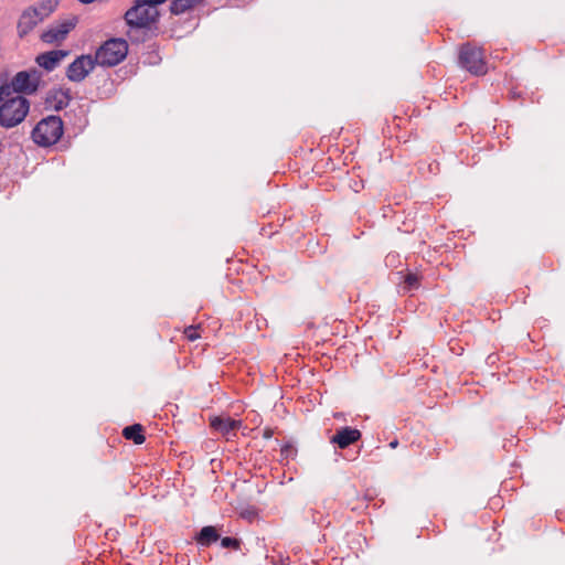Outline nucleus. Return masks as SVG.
<instances>
[{"mask_svg": "<svg viewBox=\"0 0 565 565\" xmlns=\"http://www.w3.org/2000/svg\"><path fill=\"white\" fill-rule=\"evenodd\" d=\"M31 103L22 95L8 93L0 87V127L11 129L22 124L30 113Z\"/></svg>", "mask_w": 565, "mask_h": 565, "instance_id": "1", "label": "nucleus"}, {"mask_svg": "<svg viewBox=\"0 0 565 565\" xmlns=\"http://www.w3.org/2000/svg\"><path fill=\"white\" fill-rule=\"evenodd\" d=\"M167 0H136L125 14V20L130 26L129 36L132 39L131 32L139 29H150L159 18L158 6Z\"/></svg>", "mask_w": 565, "mask_h": 565, "instance_id": "2", "label": "nucleus"}, {"mask_svg": "<svg viewBox=\"0 0 565 565\" xmlns=\"http://www.w3.org/2000/svg\"><path fill=\"white\" fill-rule=\"evenodd\" d=\"M63 121L58 116L41 119L32 130V140L41 147L55 145L63 135Z\"/></svg>", "mask_w": 565, "mask_h": 565, "instance_id": "3", "label": "nucleus"}, {"mask_svg": "<svg viewBox=\"0 0 565 565\" xmlns=\"http://www.w3.org/2000/svg\"><path fill=\"white\" fill-rule=\"evenodd\" d=\"M41 73L35 70L18 72L9 83L0 87H7L8 93L13 95H33L40 87Z\"/></svg>", "mask_w": 565, "mask_h": 565, "instance_id": "4", "label": "nucleus"}, {"mask_svg": "<svg viewBox=\"0 0 565 565\" xmlns=\"http://www.w3.org/2000/svg\"><path fill=\"white\" fill-rule=\"evenodd\" d=\"M128 53V44L122 39H110L106 41L95 54L98 65L115 66L119 64Z\"/></svg>", "mask_w": 565, "mask_h": 565, "instance_id": "5", "label": "nucleus"}, {"mask_svg": "<svg viewBox=\"0 0 565 565\" xmlns=\"http://www.w3.org/2000/svg\"><path fill=\"white\" fill-rule=\"evenodd\" d=\"M459 65L473 75H483L488 72L482 47L466 43L459 51Z\"/></svg>", "mask_w": 565, "mask_h": 565, "instance_id": "6", "label": "nucleus"}, {"mask_svg": "<svg viewBox=\"0 0 565 565\" xmlns=\"http://www.w3.org/2000/svg\"><path fill=\"white\" fill-rule=\"evenodd\" d=\"M77 18L71 17L68 19L58 21L54 24H51L45 31L41 34V41L46 44H55L63 42L68 33L76 26Z\"/></svg>", "mask_w": 565, "mask_h": 565, "instance_id": "7", "label": "nucleus"}, {"mask_svg": "<svg viewBox=\"0 0 565 565\" xmlns=\"http://www.w3.org/2000/svg\"><path fill=\"white\" fill-rule=\"evenodd\" d=\"M96 64V58L90 55H81L68 65L66 76L70 81L79 83L93 72Z\"/></svg>", "mask_w": 565, "mask_h": 565, "instance_id": "8", "label": "nucleus"}, {"mask_svg": "<svg viewBox=\"0 0 565 565\" xmlns=\"http://www.w3.org/2000/svg\"><path fill=\"white\" fill-rule=\"evenodd\" d=\"M43 20V15H41L35 8H28L22 12L18 22L19 35L21 38L25 36Z\"/></svg>", "mask_w": 565, "mask_h": 565, "instance_id": "9", "label": "nucleus"}, {"mask_svg": "<svg viewBox=\"0 0 565 565\" xmlns=\"http://www.w3.org/2000/svg\"><path fill=\"white\" fill-rule=\"evenodd\" d=\"M68 55L66 50H52L41 53L36 56V64L47 72L54 71L61 62Z\"/></svg>", "mask_w": 565, "mask_h": 565, "instance_id": "10", "label": "nucleus"}, {"mask_svg": "<svg viewBox=\"0 0 565 565\" xmlns=\"http://www.w3.org/2000/svg\"><path fill=\"white\" fill-rule=\"evenodd\" d=\"M361 438V431L352 427H342L331 437L330 441L335 444L340 449H345L350 445L356 443Z\"/></svg>", "mask_w": 565, "mask_h": 565, "instance_id": "11", "label": "nucleus"}, {"mask_svg": "<svg viewBox=\"0 0 565 565\" xmlns=\"http://www.w3.org/2000/svg\"><path fill=\"white\" fill-rule=\"evenodd\" d=\"M71 94L68 89L53 88L47 93L45 104L55 110H61L68 106Z\"/></svg>", "mask_w": 565, "mask_h": 565, "instance_id": "12", "label": "nucleus"}, {"mask_svg": "<svg viewBox=\"0 0 565 565\" xmlns=\"http://www.w3.org/2000/svg\"><path fill=\"white\" fill-rule=\"evenodd\" d=\"M211 426L230 439L232 435H235L234 431L242 426V422L230 417H214L211 419Z\"/></svg>", "mask_w": 565, "mask_h": 565, "instance_id": "13", "label": "nucleus"}, {"mask_svg": "<svg viewBox=\"0 0 565 565\" xmlns=\"http://www.w3.org/2000/svg\"><path fill=\"white\" fill-rule=\"evenodd\" d=\"M218 539L220 535L216 529L211 525L202 527L201 531L195 536L198 544L202 546H209L212 543L216 542Z\"/></svg>", "mask_w": 565, "mask_h": 565, "instance_id": "14", "label": "nucleus"}, {"mask_svg": "<svg viewBox=\"0 0 565 565\" xmlns=\"http://www.w3.org/2000/svg\"><path fill=\"white\" fill-rule=\"evenodd\" d=\"M122 435L126 439L132 440L137 445H141L145 441L142 426L140 424H134L131 426L125 427Z\"/></svg>", "mask_w": 565, "mask_h": 565, "instance_id": "15", "label": "nucleus"}, {"mask_svg": "<svg viewBox=\"0 0 565 565\" xmlns=\"http://www.w3.org/2000/svg\"><path fill=\"white\" fill-rule=\"evenodd\" d=\"M201 1L202 0H172L170 4V10L173 14H181L184 13L186 10L192 9Z\"/></svg>", "mask_w": 565, "mask_h": 565, "instance_id": "16", "label": "nucleus"}, {"mask_svg": "<svg viewBox=\"0 0 565 565\" xmlns=\"http://www.w3.org/2000/svg\"><path fill=\"white\" fill-rule=\"evenodd\" d=\"M57 2L55 0H45L35 6L38 12L43 15V19L47 18L55 9Z\"/></svg>", "mask_w": 565, "mask_h": 565, "instance_id": "17", "label": "nucleus"}, {"mask_svg": "<svg viewBox=\"0 0 565 565\" xmlns=\"http://www.w3.org/2000/svg\"><path fill=\"white\" fill-rule=\"evenodd\" d=\"M297 448L291 443L282 445L280 449V455L285 460H294L297 456Z\"/></svg>", "mask_w": 565, "mask_h": 565, "instance_id": "18", "label": "nucleus"}, {"mask_svg": "<svg viewBox=\"0 0 565 565\" xmlns=\"http://www.w3.org/2000/svg\"><path fill=\"white\" fill-rule=\"evenodd\" d=\"M404 284H405V288L407 290H413V289L418 288V286H419L418 276L416 274H408L405 278Z\"/></svg>", "mask_w": 565, "mask_h": 565, "instance_id": "19", "label": "nucleus"}, {"mask_svg": "<svg viewBox=\"0 0 565 565\" xmlns=\"http://www.w3.org/2000/svg\"><path fill=\"white\" fill-rule=\"evenodd\" d=\"M221 546L224 548H238L239 542L236 539L226 536L221 540Z\"/></svg>", "mask_w": 565, "mask_h": 565, "instance_id": "20", "label": "nucleus"}, {"mask_svg": "<svg viewBox=\"0 0 565 565\" xmlns=\"http://www.w3.org/2000/svg\"><path fill=\"white\" fill-rule=\"evenodd\" d=\"M184 335L190 340L194 341L200 338V334L198 333V329L193 326H190L185 328Z\"/></svg>", "mask_w": 565, "mask_h": 565, "instance_id": "21", "label": "nucleus"}, {"mask_svg": "<svg viewBox=\"0 0 565 565\" xmlns=\"http://www.w3.org/2000/svg\"><path fill=\"white\" fill-rule=\"evenodd\" d=\"M274 435V431L271 428H265L264 431H263V437L266 438V439H269L271 438Z\"/></svg>", "mask_w": 565, "mask_h": 565, "instance_id": "22", "label": "nucleus"}, {"mask_svg": "<svg viewBox=\"0 0 565 565\" xmlns=\"http://www.w3.org/2000/svg\"><path fill=\"white\" fill-rule=\"evenodd\" d=\"M397 445H398V441H397L396 439H394V440H392V441L390 443V447H391V448H396V447H397Z\"/></svg>", "mask_w": 565, "mask_h": 565, "instance_id": "23", "label": "nucleus"}]
</instances>
